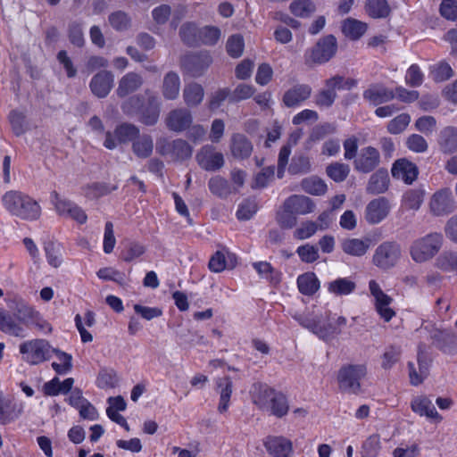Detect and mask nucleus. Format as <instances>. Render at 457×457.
Here are the masks:
<instances>
[{
	"label": "nucleus",
	"instance_id": "obj_1",
	"mask_svg": "<svg viewBox=\"0 0 457 457\" xmlns=\"http://www.w3.org/2000/svg\"><path fill=\"white\" fill-rule=\"evenodd\" d=\"M4 208L13 216L21 220H36L41 215L37 201L21 191H8L2 197Z\"/></svg>",
	"mask_w": 457,
	"mask_h": 457
},
{
	"label": "nucleus",
	"instance_id": "obj_2",
	"mask_svg": "<svg viewBox=\"0 0 457 457\" xmlns=\"http://www.w3.org/2000/svg\"><path fill=\"white\" fill-rule=\"evenodd\" d=\"M293 318L303 328L309 329L322 340H328L340 333V329L331 323L328 317L316 312L314 308L303 313L295 312Z\"/></svg>",
	"mask_w": 457,
	"mask_h": 457
},
{
	"label": "nucleus",
	"instance_id": "obj_3",
	"mask_svg": "<svg viewBox=\"0 0 457 457\" xmlns=\"http://www.w3.org/2000/svg\"><path fill=\"white\" fill-rule=\"evenodd\" d=\"M444 237L439 232H431L415 239L410 246V255L417 263L433 259L441 250Z\"/></svg>",
	"mask_w": 457,
	"mask_h": 457
},
{
	"label": "nucleus",
	"instance_id": "obj_4",
	"mask_svg": "<svg viewBox=\"0 0 457 457\" xmlns=\"http://www.w3.org/2000/svg\"><path fill=\"white\" fill-rule=\"evenodd\" d=\"M367 374L363 364H346L342 366L337 374L338 388L342 393L358 395L362 392L361 380Z\"/></svg>",
	"mask_w": 457,
	"mask_h": 457
},
{
	"label": "nucleus",
	"instance_id": "obj_5",
	"mask_svg": "<svg viewBox=\"0 0 457 457\" xmlns=\"http://www.w3.org/2000/svg\"><path fill=\"white\" fill-rule=\"evenodd\" d=\"M27 303L21 300L15 302V306L12 307L13 313L0 308V331L3 333L23 338L27 337V321L21 320V313L20 310Z\"/></svg>",
	"mask_w": 457,
	"mask_h": 457
},
{
	"label": "nucleus",
	"instance_id": "obj_6",
	"mask_svg": "<svg viewBox=\"0 0 457 457\" xmlns=\"http://www.w3.org/2000/svg\"><path fill=\"white\" fill-rule=\"evenodd\" d=\"M20 353L24 361L30 365H37L52 357L53 347L45 339H32L20 345Z\"/></svg>",
	"mask_w": 457,
	"mask_h": 457
},
{
	"label": "nucleus",
	"instance_id": "obj_7",
	"mask_svg": "<svg viewBox=\"0 0 457 457\" xmlns=\"http://www.w3.org/2000/svg\"><path fill=\"white\" fill-rule=\"evenodd\" d=\"M402 257V248L396 241H385L375 250L372 263L382 270L394 268Z\"/></svg>",
	"mask_w": 457,
	"mask_h": 457
},
{
	"label": "nucleus",
	"instance_id": "obj_8",
	"mask_svg": "<svg viewBox=\"0 0 457 457\" xmlns=\"http://www.w3.org/2000/svg\"><path fill=\"white\" fill-rule=\"evenodd\" d=\"M212 62L209 52L199 51L190 53L181 58L180 65L183 71L193 78L203 76Z\"/></svg>",
	"mask_w": 457,
	"mask_h": 457
},
{
	"label": "nucleus",
	"instance_id": "obj_9",
	"mask_svg": "<svg viewBox=\"0 0 457 457\" xmlns=\"http://www.w3.org/2000/svg\"><path fill=\"white\" fill-rule=\"evenodd\" d=\"M51 201L59 215L70 217L79 224L86 223L87 214L73 202L62 198L56 191L51 193Z\"/></svg>",
	"mask_w": 457,
	"mask_h": 457
},
{
	"label": "nucleus",
	"instance_id": "obj_10",
	"mask_svg": "<svg viewBox=\"0 0 457 457\" xmlns=\"http://www.w3.org/2000/svg\"><path fill=\"white\" fill-rule=\"evenodd\" d=\"M199 166L208 171H215L224 165V156L212 145H204L195 155Z\"/></svg>",
	"mask_w": 457,
	"mask_h": 457
},
{
	"label": "nucleus",
	"instance_id": "obj_11",
	"mask_svg": "<svg viewBox=\"0 0 457 457\" xmlns=\"http://www.w3.org/2000/svg\"><path fill=\"white\" fill-rule=\"evenodd\" d=\"M337 49V38L333 35H328L320 38L312 47L310 58L315 63H325L335 55Z\"/></svg>",
	"mask_w": 457,
	"mask_h": 457
},
{
	"label": "nucleus",
	"instance_id": "obj_12",
	"mask_svg": "<svg viewBox=\"0 0 457 457\" xmlns=\"http://www.w3.org/2000/svg\"><path fill=\"white\" fill-rule=\"evenodd\" d=\"M430 212L435 216H445L456 209L455 201L448 188L436 192L429 202Z\"/></svg>",
	"mask_w": 457,
	"mask_h": 457
},
{
	"label": "nucleus",
	"instance_id": "obj_13",
	"mask_svg": "<svg viewBox=\"0 0 457 457\" xmlns=\"http://www.w3.org/2000/svg\"><path fill=\"white\" fill-rule=\"evenodd\" d=\"M380 163V154L373 146L361 149L353 162L354 170L361 173L373 171Z\"/></svg>",
	"mask_w": 457,
	"mask_h": 457
},
{
	"label": "nucleus",
	"instance_id": "obj_14",
	"mask_svg": "<svg viewBox=\"0 0 457 457\" xmlns=\"http://www.w3.org/2000/svg\"><path fill=\"white\" fill-rule=\"evenodd\" d=\"M370 294L375 298V306L379 316L388 322L395 315V311L389 307L393 299L385 294L380 286L375 281L370 280L369 283Z\"/></svg>",
	"mask_w": 457,
	"mask_h": 457
},
{
	"label": "nucleus",
	"instance_id": "obj_15",
	"mask_svg": "<svg viewBox=\"0 0 457 457\" xmlns=\"http://www.w3.org/2000/svg\"><path fill=\"white\" fill-rule=\"evenodd\" d=\"M417 361L419 365V372L416 370L412 362L408 363L410 381L413 386L421 384L423 379L428 374L430 359L428 358L426 351V345L423 343H420L418 346Z\"/></svg>",
	"mask_w": 457,
	"mask_h": 457
},
{
	"label": "nucleus",
	"instance_id": "obj_16",
	"mask_svg": "<svg viewBox=\"0 0 457 457\" xmlns=\"http://www.w3.org/2000/svg\"><path fill=\"white\" fill-rule=\"evenodd\" d=\"M263 445L272 457H292L294 454L291 440L282 436H268L263 440Z\"/></svg>",
	"mask_w": 457,
	"mask_h": 457
},
{
	"label": "nucleus",
	"instance_id": "obj_17",
	"mask_svg": "<svg viewBox=\"0 0 457 457\" xmlns=\"http://www.w3.org/2000/svg\"><path fill=\"white\" fill-rule=\"evenodd\" d=\"M343 81L344 77L339 75L327 79L325 81L327 88L320 90L314 96L315 104L320 107H330L337 96L336 90L340 89Z\"/></svg>",
	"mask_w": 457,
	"mask_h": 457
},
{
	"label": "nucleus",
	"instance_id": "obj_18",
	"mask_svg": "<svg viewBox=\"0 0 457 457\" xmlns=\"http://www.w3.org/2000/svg\"><path fill=\"white\" fill-rule=\"evenodd\" d=\"M113 82V73L110 71L103 70L92 77L89 87L93 95L98 98H104L111 92Z\"/></svg>",
	"mask_w": 457,
	"mask_h": 457
},
{
	"label": "nucleus",
	"instance_id": "obj_19",
	"mask_svg": "<svg viewBox=\"0 0 457 457\" xmlns=\"http://www.w3.org/2000/svg\"><path fill=\"white\" fill-rule=\"evenodd\" d=\"M389 212L388 200L385 197H379L368 204L365 210V219L370 224H378L387 217Z\"/></svg>",
	"mask_w": 457,
	"mask_h": 457
},
{
	"label": "nucleus",
	"instance_id": "obj_20",
	"mask_svg": "<svg viewBox=\"0 0 457 457\" xmlns=\"http://www.w3.org/2000/svg\"><path fill=\"white\" fill-rule=\"evenodd\" d=\"M391 173L395 179H402L404 183L410 185L416 180L419 170L415 163L403 158L394 162Z\"/></svg>",
	"mask_w": 457,
	"mask_h": 457
},
{
	"label": "nucleus",
	"instance_id": "obj_21",
	"mask_svg": "<svg viewBox=\"0 0 457 457\" xmlns=\"http://www.w3.org/2000/svg\"><path fill=\"white\" fill-rule=\"evenodd\" d=\"M312 92L311 86L296 84L284 93L282 102L287 108H294L306 101L311 96Z\"/></svg>",
	"mask_w": 457,
	"mask_h": 457
},
{
	"label": "nucleus",
	"instance_id": "obj_22",
	"mask_svg": "<svg viewBox=\"0 0 457 457\" xmlns=\"http://www.w3.org/2000/svg\"><path fill=\"white\" fill-rule=\"evenodd\" d=\"M193 121L191 112L186 108H178L169 112L166 125L169 129L181 132L188 129Z\"/></svg>",
	"mask_w": 457,
	"mask_h": 457
},
{
	"label": "nucleus",
	"instance_id": "obj_23",
	"mask_svg": "<svg viewBox=\"0 0 457 457\" xmlns=\"http://www.w3.org/2000/svg\"><path fill=\"white\" fill-rule=\"evenodd\" d=\"M284 207L295 216L311 213L315 209L314 202L308 196L303 195H293L284 202Z\"/></svg>",
	"mask_w": 457,
	"mask_h": 457
},
{
	"label": "nucleus",
	"instance_id": "obj_24",
	"mask_svg": "<svg viewBox=\"0 0 457 457\" xmlns=\"http://www.w3.org/2000/svg\"><path fill=\"white\" fill-rule=\"evenodd\" d=\"M363 98L372 105H379L393 100L395 97L392 89L381 84H372L363 92Z\"/></svg>",
	"mask_w": 457,
	"mask_h": 457
},
{
	"label": "nucleus",
	"instance_id": "obj_25",
	"mask_svg": "<svg viewBox=\"0 0 457 457\" xmlns=\"http://www.w3.org/2000/svg\"><path fill=\"white\" fill-rule=\"evenodd\" d=\"M439 151L444 154H452L457 152V127L446 126L443 128L437 137Z\"/></svg>",
	"mask_w": 457,
	"mask_h": 457
},
{
	"label": "nucleus",
	"instance_id": "obj_26",
	"mask_svg": "<svg viewBox=\"0 0 457 457\" xmlns=\"http://www.w3.org/2000/svg\"><path fill=\"white\" fill-rule=\"evenodd\" d=\"M276 392L268 385L260 382L254 383L250 391L253 403L262 411L268 410Z\"/></svg>",
	"mask_w": 457,
	"mask_h": 457
},
{
	"label": "nucleus",
	"instance_id": "obj_27",
	"mask_svg": "<svg viewBox=\"0 0 457 457\" xmlns=\"http://www.w3.org/2000/svg\"><path fill=\"white\" fill-rule=\"evenodd\" d=\"M229 147L233 157L239 160L249 158L253 149L252 142L240 133L232 135Z\"/></svg>",
	"mask_w": 457,
	"mask_h": 457
},
{
	"label": "nucleus",
	"instance_id": "obj_28",
	"mask_svg": "<svg viewBox=\"0 0 457 457\" xmlns=\"http://www.w3.org/2000/svg\"><path fill=\"white\" fill-rule=\"evenodd\" d=\"M411 408L412 411L419 414L420 416H425L428 419H434L437 421H441L443 419L442 416L437 412L432 401L425 395L418 396L412 399L411 403Z\"/></svg>",
	"mask_w": 457,
	"mask_h": 457
},
{
	"label": "nucleus",
	"instance_id": "obj_29",
	"mask_svg": "<svg viewBox=\"0 0 457 457\" xmlns=\"http://www.w3.org/2000/svg\"><path fill=\"white\" fill-rule=\"evenodd\" d=\"M20 312L21 313V320L27 321V328L33 325L40 331L46 333L52 332V326L41 317L38 312L35 311L29 304L23 306L21 310H20Z\"/></svg>",
	"mask_w": 457,
	"mask_h": 457
},
{
	"label": "nucleus",
	"instance_id": "obj_30",
	"mask_svg": "<svg viewBox=\"0 0 457 457\" xmlns=\"http://www.w3.org/2000/svg\"><path fill=\"white\" fill-rule=\"evenodd\" d=\"M23 411L21 403L18 404L12 399H6L0 395V424H6L16 420Z\"/></svg>",
	"mask_w": 457,
	"mask_h": 457
},
{
	"label": "nucleus",
	"instance_id": "obj_31",
	"mask_svg": "<svg viewBox=\"0 0 457 457\" xmlns=\"http://www.w3.org/2000/svg\"><path fill=\"white\" fill-rule=\"evenodd\" d=\"M389 186L388 171L385 168L377 170L370 178L366 190L372 195L386 192Z\"/></svg>",
	"mask_w": 457,
	"mask_h": 457
},
{
	"label": "nucleus",
	"instance_id": "obj_32",
	"mask_svg": "<svg viewBox=\"0 0 457 457\" xmlns=\"http://www.w3.org/2000/svg\"><path fill=\"white\" fill-rule=\"evenodd\" d=\"M433 344L441 351L447 352L457 343V335L450 329L435 328L430 333Z\"/></svg>",
	"mask_w": 457,
	"mask_h": 457
},
{
	"label": "nucleus",
	"instance_id": "obj_33",
	"mask_svg": "<svg viewBox=\"0 0 457 457\" xmlns=\"http://www.w3.org/2000/svg\"><path fill=\"white\" fill-rule=\"evenodd\" d=\"M217 392L220 394V403L218 411L224 413L228 409L230 397L232 395L233 383L228 376L220 378L216 380Z\"/></svg>",
	"mask_w": 457,
	"mask_h": 457
},
{
	"label": "nucleus",
	"instance_id": "obj_34",
	"mask_svg": "<svg viewBox=\"0 0 457 457\" xmlns=\"http://www.w3.org/2000/svg\"><path fill=\"white\" fill-rule=\"evenodd\" d=\"M142 84L143 79L139 74L136 72H129L119 81L116 93L118 96L124 97L137 90Z\"/></svg>",
	"mask_w": 457,
	"mask_h": 457
},
{
	"label": "nucleus",
	"instance_id": "obj_35",
	"mask_svg": "<svg viewBox=\"0 0 457 457\" xmlns=\"http://www.w3.org/2000/svg\"><path fill=\"white\" fill-rule=\"evenodd\" d=\"M179 90L180 79L179 74L175 71L166 73L162 86L163 97L167 100H175L179 96Z\"/></svg>",
	"mask_w": 457,
	"mask_h": 457
},
{
	"label": "nucleus",
	"instance_id": "obj_36",
	"mask_svg": "<svg viewBox=\"0 0 457 457\" xmlns=\"http://www.w3.org/2000/svg\"><path fill=\"white\" fill-rule=\"evenodd\" d=\"M368 29L367 23L353 18H347L342 23V32L352 40L361 38Z\"/></svg>",
	"mask_w": 457,
	"mask_h": 457
},
{
	"label": "nucleus",
	"instance_id": "obj_37",
	"mask_svg": "<svg viewBox=\"0 0 457 457\" xmlns=\"http://www.w3.org/2000/svg\"><path fill=\"white\" fill-rule=\"evenodd\" d=\"M208 187L213 195L222 199L227 198L232 193L237 192V187H232L229 182L220 176L211 178Z\"/></svg>",
	"mask_w": 457,
	"mask_h": 457
},
{
	"label": "nucleus",
	"instance_id": "obj_38",
	"mask_svg": "<svg viewBox=\"0 0 457 457\" xmlns=\"http://www.w3.org/2000/svg\"><path fill=\"white\" fill-rule=\"evenodd\" d=\"M160 115V104L156 96H150L147 101V105L143 106L140 112V121L147 126L154 125Z\"/></svg>",
	"mask_w": 457,
	"mask_h": 457
},
{
	"label": "nucleus",
	"instance_id": "obj_39",
	"mask_svg": "<svg viewBox=\"0 0 457 457\" xmlns=\"http://www.w3.org/2000/svg\"><path fill=\"white\" fill-rule=\"evenodd\" d=\"M204 96V87L196 83L187 84L183 89V99L188 107H195L201 104Z\"/></svg>",
	"mask_w": 457,
	"mask_h": 457
},
{
	"label": "nucleus",
	"instance_id": "obj_40",
	"mask_svg": "<svg viewBox=\"0 0 457 457\" xmlns=\"http://www.w3.org/2000/svg\"><path fill=\"white\" fill-rule=\"evenodd\" d=\"M365 11L373 19H385L390 15L391 8L386 0H366Z\"/></svg>",
	"mask_w": 457,
	"mask_h": 457
},
{
	"label": "nucleus",
	"instance_id": "obj_41",
	"mask_svg": "<svg viewBox=\"0 0 457 457\" xmlns=\"http://www.w3.org/2000/svg\"><path fill=\"white\" fill-rule=\"evenodd\" d=\"M154 149V141L150 135L143 134L132 143V151L138 158H148Z\"/></svg>",
	"mask_w": 457,
	"mask_h": 457
},
{
	"label": "nucleus",
	"instance_id": "obj_42",
	"mask_svg": "<svg viewBox=\"0 0 457 457\" xmlns=\"http://www.w3.org/2000/svg\"><path fill=\"white\" fill-rule=\"evenodd\" d=\"M370 245V239L362 240L359 238H350L343 241L342 249L347 254L353 256H362L369 250Z\"/></svg>",
	"mask_w": 457,
	"mask_h": 457
},
{
	"label": "nucleus",
	"instance_id": "obj_43",
	"mask_svg": "<svg viewBox=\"0 0 457 457\" xmlns=\"http://www.w3.org/2000/svg\"><path fill=\"white\" fill-rule=\"evenodd\" d=\"M299 291L305 295L315 294L320 288V281L312 272L302 274L297 278Z\"/></svg>",
	"mask_w": 457,
	"mask_h": 457
},
{
	"label": "nucleus",
	"instance_id": "obj_44",
	"mask_svg": "<svg viewBox=\"0 0 457 457\" xmlns=\"http://www.w3.org/2000/svg\"><path fill=\"white\" fill-rule=\"evenodd\" d=\"M139 135V129L131 123H122L117 126L114 130V137L120 144H125L129 141L134 142Z\"/></svg>",
	"mask_w": 457,
	"mask_h": 457
},
{
	"label": "nucleus",
	"instance_id": "obj_45",
	"mask_svg": "<svg viewBox=\"0 0 457 457\" xmlns=\"http://www.w3.org/2000/svg\"><path fill=\"white\" fill-rule=\"evenodd\" d=\"M356 284L347 278H339L328 283V290L336 295H346L353 293Z\"/></svg>",
	"mask_w": 457,
	"mask_h": 457
},
{
	"label": "nucleus",
	"instance_id": "obj_46",
	"mask_svg": "<svg viewBox=\"0 0 457 457\" xmlns=\"http://www.w3.org/2000/svg\"><path fill=\"white\" fill-rule=\"evenodd\" d=\"M425 192L420 188H412L407 190L402 200V204L409 210L417 211L420 208L424 200Z\"/></svg>",
	"mask_w": 457,
	"mask_h": 457
},
{
	"label": "nucleus",
	"instance_id": "obj_47",
	"mask_svg": "<svg viewBox=\"0 0 457 457\" xmlns=\"http://www.w3.org/2000/svg\"><path fill=\"white\" fill-rule=\"evenodd\" d=\"M289 410V404L287 398L285 395L280 392H276L275 395L270 403L267 411H270L272 415L277 418H282L287 414Z\"/></svg>",
	"mask_w": 457,
	"mask_h": 457
},
{
	"label": "nucleus",
	"instance_id": "obj_48",
	"mask_svg": "<svg viewBox=\"0 0 457 457\" xmlns=\"http://www.w3.org/2000/svg\"><path fill=\"white\" fill-rule=\"evenodd\" d=\"M303 190L310 195H322L327 191L325 182L317 177L305 178L301 182Z\"/></svg>",
	"mask_w": 457,
	"mask_h": 457
},
{
	"label": "nucleus",
	"instance_id": "obj_49",
	"mask_svg": "<svg viewBox=\"0 0 457 457\" xmlns=\"http://www.w3.org/2000/svg\"><path fill=\"white\" fill-rule=\"evenodd\" d=\"M289 10L297 17L307 18L316 11V6L311 0H294Z\"/></svg>",
	"mask_w": 457,
	"mask_h": 457
},
{
	"label": "nucleus",
	"instance_id": "obj_50",
	"mask_svg": "<svg viewBox=\"0 0 457 457\" xmlns=\"http://www.w3.org/2000/svg\"><path fill=\"white\" fill-rule=\"evenodd\" d=\"M436 265L444 271L457 273V253L453 251L443 252L437 257Z\"/></svg>",
	"mask_w": 457,
	"mask_h": 457
},
{
	"label": "nucleus",
	"instance_id": "obj_51",
	"mask_svg": "<svg viewBox=\"0 0 457 457\" xmlns=\"http://www.w3.org/2000/svg\"><path fill=\"white\" fill-rule=\"evenodd\" d=\"M221 36L220 29L215 26H204L199 29V45L214 46L218 43Z\"/></svg>",
	"mask_w": 457,
	"mask_h": 457
},
{
	"label": "nucleus",
	"instance_id": "obj_52",
	"mask_svg": "<svg viewBox=\"0 0 457 457\" xmlns=\"http://www.w3.org/2000/svg\"><path fill=\"white\" fill-rule=\"evenodd\" d=\"M198 31L199 29H197L194 23L187 22L181 26L179 29V36L186 45L189 46H198Z\"/></svg>",
	"mask_w": 457,
	"mask_h": 457
},
{
	"label": "nucleus",
	"instance_id": "obj_53",
	"mask_svg": "<svg viewBox=\"0 0 457 457\" xmlns=\"http://www.w3.org/2000/svg\"><path fill=\"white\" fill-rule=\"evenodd\" d=\"M381 449L380 437L374 434L370 436L362 444L361 457H378Z\"/></svg>",
	"mask_w": 457,
	"mask_h": 457
},
{
	"label": "nucleus",
	"instance_id": "obj_54",
	"mask_svg": "<svg viewBox=\"0 0 457 457\" xmlns=\"http://www.w3.org/2000/svg\"><path fill=\"white\" fill-rule=\"evenodd\" d=\"M172 154L174 160L183 161L188 159L192 155L191 145L183 139H175L172 141Z\"/></svg>",
	"mask_w": 457,
	"mask_h": 457
},
{
	"label": "nucleus",
	"instance_id": "obj_55",
	"mask_svg": "<svg viewBox=\"0 0 457 457\" xmlns=\"http://www.w3.org/2000/svg\"><path fill=\"white\" fill-rule=\"evenodd\" d=\"M326 172L334 181L342 182L347 178L350 172V167L345 163L334 162L327 167Z\"/></svg>",
	"mask_w": 457,
	"mask_h": 457
},
{
	"label": "nucleus",
	"instance_id": "obj_56",
	"mask_svg": "<svg viewBox=\"0 0 457 457\" xmlns=\"http://www.w3.org/2000/svg\"><path fill=\"white\" fill-rule=\"evenodd\" d=\"M144 106V98L139 96H134L126 100L122 105V112L129 115L134 116L140 114L142 108Z\"/></svg>",
	"mask_w": 457,
	"mask_h": 457
},
{
	"label": "nucleus",
	"instance_id": "obj_57",
	"mask_svg": "<svg viewBox=\"0 0 457 457\" xmlns=\"http://www.w3.org/2000/svg\"><path fill=\"white\" fill-rule=\"evenodd\" d=\"M145 252V247L137 242H129L121 253V259L126 262H131L140 257Z\"/></svg>",
	"mask_w": 457,
	"mask_h": 457
},
{
	"label": "nucleus",
	"instance_id": "obj_58",
	"mask_svg": "<svg viewBox=\"0 0 457 457\" xmlns=\"http://www.w3.org/2000/svg\"><path fill=\"white\" fill-rule=\"evenodd\" d=\"M291 174H305L311 170L310 159L304 155L295 156L289 165Z\"/></svg>",
	"mask_w": 457,
	"mask_h": 457
},
{
	"label": "nucleus",
	"instance_id": "obj_59",
	"mask_svg": "<svg viewBox=\"0 0 457 457\" xmlns=\"http://www.w3.org/2000/svg\"><path fill=\"white\" fill-rule=\"evenodd\" d=\"M228 54L233 57L237 58L241 56L244 50V39L241 35L236 34L228 37L226 45Z\"/></svg>",
	"mask_w": 457,
	"mask_h": 457
},
{
	"label": "nucleus",
	"instance_id": "obj_60",
	"mask_svg": "<svg viewBox=\"0 0 457 457\" xmlns=\"http://www.w3.org/2000/svg\"><path fill=\"white\" fill-rule=\"evenodd\" d=\"M44 249L48 263L54 268L59 267L62 264L60 246L49 241L45 244Z\"/></svg>",
	"mask_w": 457,
	"mask_h": 457
},
{
	"label": "nucleus",
	"instance_id": "obj_61",
	"mask_svg": "<svg viewBox=\"0 0 457 457\" xmlns=\"http://www.w3.org/2000/svg\"><path fill=\"white\" fill-rule=\"evenodd\" d=\"M433 79L436 82H442L453 76V71L448 62L442 61L433 67Z\"/></svg>",
	"mask_w": 457,
	"mask_h": 457
},
{
	"label": "nucleus",
	"instance_id": "obj_62",
	"mask_svg": "<svg viewBox=\"0 0 457 457\" xmlns=\"http://www.w3.org/2000/svg\"><path fill=\"white\" fill-rule=\"evenodd\" d=\"M257 203L254 199H246L239 205L237 217L241 220H250L257 212Z\"/></svg>",
	"mask_w": 457,
	"mask_h": 457
},
{
	"label": "nucleus",
	"instance_id": "obj_63",
	"mask_svg": "<svg viewBox=\"0 0 457 457\" xmlns=\"http://www.w3.org/2000/svg\"><path fill=\"white\" fill-rule=\"evenodd\" d=\"M318 230V223L312 220L304 221L294 231V237L296 239L303 240L313 236Z\"/></svg>",
	"mask_w": 457,
	"mask_h": 457
},
{
	"label": "nucleus",
	"instance_id": "obj_64",
	"mask_svg": "<svg viewBox=\"0 0 457 457\" xmlns=\"http://www.w3.org/2000/svg\"><path fill=\"white\" fill-rule=\"evenodd\" d=\"M411 121V117L407 113H401L389 121L387 129L391 134L402 133Z\"/></svg>",
	"mask_w": 457,
	"mask_h": 457
}]
</instances>
